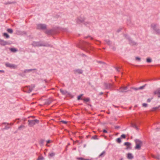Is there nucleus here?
<instances>
[{"mask_svg":"<svg viewBox=\"0 0 160 160\" xmlns=\"http://www.w3.org/2000/svg\"><path fill=\"white\" fill-rule=\"evenodd\" d=\"M127 158L128 159H132L133 158V156L131 153H128V154Z\"/></svg>","mask_w":160,"mask_h":160,"instance_id":"19","label":"nucleus"},{"mask_svg":"<svg viewBox=\"0 0 160 160\" xmlns=\"http://www.w3.org/2000/svg\"><path fill=\"white\" fill-rule=\"evenodd\" d=\"M84 160H89V159H84Z\"/></svg>","mask_w":160,"mask_h":160,"instance_id":"58","label":"nucleus"},{"mask_svg":"<svg viewBox=\"0 0 160 160\" xmlns=\"http://www.w3.org/2000/svg\"><path fill=\"white\" fill-rule=\"evenodd\" d=\"M104 85L106 89H109L112 87V85L110 83H105Z\"/></svg>","mask_w":160,"mask_h":160,"instance_id":"13","label":"nucleus"},{"mask_svg":"<svg viewBox=\"0 0 160 160\" xmlns=\"http://www.w3.org/2000/svg\"><path fill=\"white\" fill-rule=\"evenodd\" d=\"M60 91L63 95H65L67 96H69L70 95V93L68 92L66 90H63L62 89H60Z\"/></svg>","mask_w":160,"mask_h":160,"instance_id":"12","label":"nucleus"},{"mask_svg":"<svg viewBox=\"0 0 160 160\" xmlns=\"http://www.w3.org/2000/svg\"><path fill=\"white\" fill-rule=\"evenodd\" d=\"M10 43L8 41H4L3 40L1 39H0V45L4 46L6 45H9Z\"/></svg>","mask_w":160,"mask_h":160,"instance_id":"8","label":"nucleus"},{"mask_svg":"<svg viewBox=\"0 0 160 160\" xmlns=\"http://www.w3.org/2000/svg\"><path fill=\"white\" fill-rule=\"evenodd\" d=\"M9 49L11 52H16L18 51V50L14 48H10Z\"/></svg>","mask_w":160,"mask_h":160,"instance_id":"20","label":"nucleus"},{"mask_svg":"<svg viewBox=\"0 0 160 160\" xmlns=\"http://www.w3.org/2000/svg\"><path fill=\"white\" fill-rule=\"evenodd\" d=\"M100 43V42L99 41H97V42L96 43V44H98V45H99Z\"/></svg>","mask_w":160,"mask_h":160,"instance_id":"47","label":"nucleus"},{"mask_svg":"<svg viewBox=\"0 0 160 160\" xmlns=\"http://www.w3.org/2000/svg\"><path fill=\"white\" fill-rule=\"evenodd\" d=\"M32 45L34 47H39L44 46L41 42H34L32 43Z\"/></svg>","mask_w":160,"mask_h":160,"instance_id":"9","label":"nucleus"},{"mask_svg":"<svg viewBox=\"0 0 160 160\" xmlns=\"http://www.w3.org/2000/svg\"><path fill=\"white\" fill-rule=\"evenodd\" d=\"M103 132L104 133H107V131L106 130H104L103 131Z\"/></svg>","mask_w":160,"mask_h":160,"instance_id":"48","label":"nucleus"},{"mask_svg":"<svg viewBox=\"0 0 160 160\" xmlns=\"http://www.w3.org/2000/svg\"><path fill=\"white\" fill-rule=\"evenodd\" d=\"M85 19L82 16H80L76 20V22L78 24H80L81 23H82Z\"/></svg>","mask_w":160,"mask_h":160,"instance_id":"6","label":"nucleus"},{"mask_svg":"<svg viewBox=\"0 0 160 160\" xmlns=\"http://www.w3.org/2000/svg\"><path fill=\"white\" fill-rule=\"evenodd\" d=\"M116 68L117 71H118V72H120V68Z\"/></svg>","mask_w":160,"mask_h":160,"instance_id":"43","label":"nucleus"},{"mask_svg":"<svg viewBox=\"0 0 160 160\" xmlns=\"http://www.w3.org/2000/svg\"><path fill=\"white\" fill-rule=\"evenodd\" d=\"M154 93V94H158V95H160V88H158L155 91Z\"/></svg>","mask_w":160,"mask_h":160,"instance_id":"18","label":"nucleus"},{"mask_svg":"<svg viewBox=\"0 0 160 160\" xmlns=\"http://www.w3.org/2000/svg\"><path fill=\"white\" fill-rule=\"evenodd\" d=\"M9 128H10L9 127H6V128L7 129H8Z\"/></svg>","mask_w":160,"mask_h":160,"instance_id":"55","label":"nucleus"},{"mask_svg":"<svg viewBox=\"0 0 160 160\" xmlns=\"http://www.w3.org/2000/svg\"><path fill=\"white\" fill-rule=\"evenodd\" d=\"M106 152L105 151H103L99 156V157H103L105 154Z\"/></svg>","mask_w":160,"mask_h":160,"instance_id":"25","label":"nucleus"},{"mask_svg":"<svg viewBox=\"0 0 160 160\" xmlns=\"http://www.w3.org/2000/svg\"><path fill=\"white\" fill-rule=\"evenodd\" d=\"M147 62H152V60L149 58H147Z\"/></svg>","mask_w":160,"mask_h":160,"instance_id":"32","label":"nucleus"},{"mask_svg":"<svg viewBox=\"0 0 160 160\" xmlns=\"http://www.w3.org/2000/svg\"><path fill=\"white\" fill-rule=\"evenodd\" d=\"M83 100L84 101L88 102L89 101V98H85L83 99Z\"/></svg>","mask_w":160,"mask_h":160,"instance_id":"34","label":"nucleus"},{"mask_svg":"<svg viewBox=\"0 0 160 160\" xmlns=\"http://www.w3.org/2000/svg\"><path fill=\"white\" fill-rule=\"evenodd\" d=\"M28 126L30 127H32L36 123H38L39 122V121L37 119L34 120H28Z\"/></svg>","mask_w":160,"mask_h":160,"instance_id":"3","label":"nucleus"},{"mask_svg":"<svg viewBox=\"0 0 160 160\" xmlns=\"http://www.w3.org/2000/svg\"><path fill=\"white\" fill-rule=\"evenodd\" d=\"M117 142H118V143H120L121 142V139L120 138H118L117 139Z\"/></svg>","mask_w":160,"mask_h":160,"instance_id":"36","label":"nucleus"},{"mask_svg":"<svg viewBox=\"0 0 160 160\" xmlns=\"http://www.w3.org/2000/svg\"><path fill=\"white\" fill-rule=\"evenodd\" d=\"M52 101V98H49V99L45 101L44 104L47 105H49L51 103Z\"/></svg>","mask_w":160,"mask_h":160,"instance_id":"14","label":"nucleus"},{"mask_svg":"<svg viewBox=\"0 0 160 160\" xmlns=\"http://www.w3.org/2000/svg\"><path fill=\"white\" fill-rule=\"evenodd\" d=\"M120 31H121V30H120V29H118V32H119Z\"/></svg>","mask_w":160,"mask_h":160,"instance_id":"56","label":"nucleus"},{"mask_svg":"<svg viewBox=\"0 0 160 160\" xmlns=\"http://www.w3.org/2000/svg\"><path fill=\"white\" fill-rule=\"evenodd\" d=\"M19 123V121H18L17 122V123Z\"/></svg>","mask_w":160,"mask_h":160,"instance_id":"63","label":"nucleus"},{"mask_svg":"<svg viewBox=\"0 0 160 160\" xmlns=\"http://www.w3.org/2000/svg\"><path fill=\"white\" fill-rule=\"evenodd\" d=\"M151 101V100L150 99H148L147 100V102H150Z\"/></svg>","mask_w":160,"mask_h":160,"instance_id":"50","label":"nucleus"},{"mask_svg":"<svg viewBox=\"0 0 160 160\" xmlns=\"http://www.w3.org/2000/svg\"><path fill=\"white\" fill-rule=\"evenodd\" d=\"M36 70V69H26L25 70L24 72H30L32 71L33 70Z\"/></svg>","mask_w":160,"mask_h":160,"instance_id":"22","label":"nucleus"},{"mask_svg":"<svg viewBox=\"0 0 160 160\" xmlns=\"http://www.w3.org/2000/svg\"><path fill=\"white\" fill-rule=\"evenodd\" d=\"M136 60H138V61H140L141 59L140 58L138 57H136Z\"/></svg>","mask_w":160,"mask_h":160,"instance_id":"40","label":"nucleus"},{"mask_svg":"<svg viewBox=\"0 0 160 160\" xmlns=\"http://www.w3.org/2000/svg\"><path fill=\"white\" fill-rule=\"evenodd\" d=\"M5 66L6 67L10 68H11L15 69L17 67V66L15 64H11L8 62L5 63Z\"/></svg>","mask_w":160,"mask_h":160,"instance_id":"7","label":"nucleus"},{"mask_svg":"<svg viewBox=\"0 0 160 160\" xmlns=\"http://www.w3.org/2000/svg\"><path fill=\"white\" fill-rule=\"evenodd\" d=\"M130 44L132 45H135L136 43L134 42L131 40L130 41Z\"/></svg>","mask_w":160,"mask_h":160,"instance_id":"31","label":"nucleus"},{"mask_svg":"<svg viewBox=\"0 0 160 160\" xmlns=\"http://www.w3.org/2000/svg\"><path fill=\"white\" fill-rule=\"evenodd\" d=\"M121 138H126V136L124 134H122L121 136Z\"/></svg>","mask_w":160,"mask_h":160,"instance_id":"38","label":"nucleus"},{"mask_svg":"<svg viewBox=\"0 0 160 160\" xmlns=\"http://www.w3.org/2000/svg\"><path fill=\"white\" fill-rule=\"evenodd\" d=\"M3 36L5 37L6 38H8L9 37V35L6 33H3Z\"/></svg>","mask_w":160,"mask_h":160,"instance_id":"26","label":"nucleus"},{"mask_svg":"<svg viewBox=\"0 0 160 160\" xmlns=\"http://www.w3.org/2000/svg\"><path fill=\"white\" fill-rule=\"evenodd\" d=\"M156 158L158 159H160V157L159 156H158V157H156Z\"/></svg>","mask_w":160,"mask_h":160,"instance_id":"49","label":"nucleus"},{"mask_svg":"<svg viewBox=\"0 0 160 160\" xmlns=\"http://www.w3.org/2000/svg\"><path fill=\"white\" fill-rule=\"evenodd\" d=\"M7 31L10 33H12L13 32V30L11 29H8L7 30Z\"/></svg>","mask_w":160,"mask_h":160,"instance_id":"27","label":"nucleus"},{"mask_svg":"<svg viewBox=\"0 0 160 160\" xmlns=\"http://www.w3.org/2000/svg\"><path fill=\"white\" fill-rule=\"evenodd\" d=\"M74 72L75 73H78V74H82V71L81 69H77L75 70L74 71Z\"/></svg>","mask_w":160,"mask_h":160,"instance_id":"15","label":"nucleus"},{"mask_svg":"<svg viewBox=\"0 0 160 160\" xmlns=\"http://www.w3.org/2000/svg\"><path fill=\"white\" fill-rule=\"evenodd\" d=\"M44 142V140H41V141H40V144L42 145L43 144Z\"/></svg>","mask_w":160,"mask_h":160,"instance_id":"46","label":"nucleus"},{"mask_svg":"<svg viewBox=\"0 0 160 160\" xmlns=\"http://www.w3.org/2000/svg\"><path fill=\"white\" fill-rule=\"evenodd\" d=\"M7 124H8V125H9V124L8 123H7Z\"/></svg>","mask_w":160,"mask_h":160,"instance_id":"64","label":"nucleus"},{"mask_svg":"<svg viewBox=\"0 0 160 160\" xmlns=\"http://www.w3.org/2000/svg\"><path fill=\"white\" fill-rule=\"evenodd\" d=\"M15 2H8L5 3V4L7 5L8 4H11L12 3H14Z\"/></svg>","mask_w":160,"mask_h":160,"instance_id":"37","label":"nucleus"},{"mask_svg":"<svg viewBox=\"0 0 160 160\" xmlns=\"http://www.w3.org/2000/svg\"><path fill=\"white\" fill-rule=\"evenodd\" d=\"M46 146L47 147H49V145H48V144H47H47H46Z\"/></svg>","mask_w":160,"mask_h":160,"instance_id":"54","label":"nucleus"},{"mask_svg":"<svg viewBox=\"0 0 160 160\" xmlns=\"http://www.w3.org/2000/svg\"><path fill=\"white\" fill-rule=\"evenodd\" d=\"M82 49L87 52L89 53L90 50H92L93 48L91 46L90 43L84 42L83 44Z\"/></svg>","mask_w":160,"mask_h":160,"instance_id":"1","label":"nucleus"},{"mask_svg":"<svg viewBox=\"0 0 160 160\" xmlns=\"http://www.w3.org/2000/svg\"><path fill=\"white\" fill-rule=\"evenodd\" d=\"M146 85V84H145L144 85H143L142 86H141L140 87L137 88H135V89L136 90H140V89H143L145 87V86Z\"/></svg>","mask_w":160,"mask_h":160,"instance_id":"23","label":"nucleus"},{"mask_svg":"<svg viewBox=\"0 0 160 160\" xmlns=\"http://www.w3.org/2000/svg\"><path fill=\"white\" fill-rule=\"evenodd\" d=\"M51 142H52V141L50 140H48L47 141V144L50 143Z\"/></svg>","mask_w":160,"mask_h":160,"instance_id":"45","label":"nucleus"},{"mask_svg":"<svg viewBox=\"0 0 160 160\" xmlns=\"http://www.w3.org/2000/svg\"><path fill=\"white\" fill-rule=\"evenodd\" d=\"M159 108H160V105L158 107H155V108H152V110L153 111H156V110H157Z\"/></svg>","mask_w":160,"mask_h":160,"instance_id":"29","label":"nucleus"},{"mask_svg":"<svg viewBox=\"0 0 160 160\" xmlns=\"http://www.w3.org/2000/svg\"><path fill=\"white\" fill-rule=\"evenodd\" d=\"M77 159L79 160H84V158H78Z\"/></svg>","mask_w":160,"mask_h":160,"instance_id":"42","label":"nucleus"},{"mask_svg":"<svg viewBox=\"0 0 160 160\" xmlns=\"http://www.w3.org/2000/svg\"><path fill=\"white\" fill-rule=\"evenodd\" d=\"M131 125L132 127L134 128H135L136 129H138L137 127V126L135 124L132 123L131 124Z\"/></svg>","mask_w":160,"mask_h":160,"instance_id":"28","label":"nucleus"},{"mask_svg":"<svg viewBox=\"0 0 160 160\" xmlns=\"http://www.w3.org/2000/svg\"><path fill=\"white\" fill-rule=\"evenodd\" d=\"M88 37H85V38H88Z\"/></svg>","mask_w":160,"mask_h":160,"instance_id":"61","label":"nucleus"},{"mask_svg":"<svg viewBox=\"0 0 160 160\" xmlns=\"http://www.w3.org/2000/svg\"><path fill=\"white\" fill-rule=\"evenodd\" d=\"M60 122H62V123L65 124H66L67 123V122L65 121H63V120L60 121Z\"/></svg>","mask_w":160,"mask_h":160,"instance_id":"39","label":"nucleus"},{"mask_svg":"<svg viewBox=\"0 0 160 160\" xmlns=\"http://www.w3.org/2000/svg\"><path fill=\"white\" fill-rule=\"evenodd\" d=\"M55 153L53 152H51L48 154V157L49 158H51L52 157L55 156Z\"/></svg>","mask_w":160,"mask_h":160,"instance_id":"16","label":"nucleus"},{"mask_svg":"<svg viewBox=\"0 0 160 160\" xmlns=\"http://www.w3.org/2000/svg\"><path fill=\"white\" fill-rule=\"evenodd\" d=\"M124 145L127 147V149L131 148H130L131 143L128 142H125Z\"/></svg>","mask_w":160,"mask_h":160,"instance_id":"17","label":"nucleus"},{"mask_svg":"<svg viewBox=\"0 0 160 160\" xmlns=\"http://www.w3.org/2000/svg\"><path fill=\"white\" fill-rule=\"evenodd\" d=\"M10 125H11V126H12V125L13 124V123H10V124H9Z\"/></svg>","mask_w":160,"mask_h":160,"instance_id":"52","label":"nucleus"},{"mask_svg":"<svg viewBox=\"0 0 160 160\" xmlns=\"http://www.w3.org/2000/svg\"><path fill=\"white\" fill-rule=\"evenodd\" d=\"M92 138H93L94 139H98L97 136L96 135H95V136H93L92 137Z\"/></svg>","mask_w":160,"mask_h":160,"instance_id":"41","label":"nucleus"},{"mask_svg":"<svg viewBox=\"0 0 160 160\" xmlns=\"http://www.w3.org/2000/svg\"><path fill=\"white\" fill-rule=\"evenodd\" d=\"M35 87L34 85H32L30 86H26L22 88L23 91L25 92L29 93L31 92L32 89Z\"/></svg>","mask_w":160,"mask_h":160,"instance_id":"2","label":"nucleus"},{"mask_svg":"<svg viewBox=\"0 0 160 160\" xmlns=\"http://www.w3.org/2000/svg\"><path fill=\"white\" fill-rule=\"evenodd\" d=\"M0 72H2L3 73V72H4L3 70H0Z\"/></svg>","mask_w":160,"mask_h":160,"instance_id":"53","label":"nucleus"},{"mask_svg":"<svg viewBox=\"0 0 160 160\" xmlns=\"http://www.w3.org/2000/svg\"><path fill=\"white\" fill-rule=\"evenodd\" d=\"M37 29H38L45 30L47 28V26L45 24H39L37 25Z\"/></svg>","mask_w":160,"mask_h":160,"instance_id":"5","label":"nucleus"},{"mask_svg":"<svg viewBox=\"0 0 160 160\" xmlns=\"http://www.w3.org/2000/svg\"><path fill=\"white\" fill-rule=\"evenodd\" d=\"M103 94V92H100L99 93V95H102V94Z\"/></svg>","mask_w":160,"mask_h":160,"instance_id":"51","label":"nucleus"},{"mask_svg":"<svg viewBox=\"0 0 160 160\" xmlns=\"http://www.w3.org/2000/svg\"><path fill=\"white\" fill-rule=\"evenodd\" d=\"M45 32L48 35H51L52 34V31L51 30H46Z\"/></svg>","mask_w":160,"mask_h":160,"instance_id":"21","label":"nucleus"},{"mask_svg":"<svg viewBox=\"0 0 160 160\" xmlns=\"http://www.w3.org/2000/svg\"><path fill=\"white\" fill-rule=\"evenodd\" d=\"M128 87H122L119 89V91L122 92H126L127 91Z\"/></svg>","mask_w":160,"mask_h":160,"instance_id":"11","label":"nucleus"},{"mask_svg":"<svg viewBox=\"0 0 160 160\" xmlns=\"http://www.w3.org/2000/svg\"><path fill=\"white\" fill-rule=\"evenodd\" d=\"M158 24L155 23H152L151 24V28L153 29L154 31L158 28Z\"/></svg>","mask_w":160,"mask_h":160,"instance_id":"10","label":"nucleus"},{"mask_svg":"<svg viewBox=\"0 0 160 160\" xmlns=\"http://www.w3.org/2000/svg\"><path fill=\"white\" fill-rule=\"evenodd\" d=\"M157 34H160V29L157 28L156 30L154 31Z\"/></svg>","mask_w":160,"mask_h":160,"instance_id":"24","label":"nucleus"},{"mask_svg":"<svg viewBox=\"0 0 160 160\" xmlns=\"http://www.w3.org/2000/svg\"><path fill=\"white\" fill-rule=\"evenodd\" d=\"M135 142L136 144L135 148L137 149H140L141 148V147L142 144V142L141 141L138 139H136L135 140Z\"/></svg>","mask_w":160,"mask_h":160,"instance_id":"4","label":"nucleus"},{"mask_svg":"<svg viewBox=\"0 0 160 160\" xmlns=\"http://www.w3.org/2000/svg\"><path fill=\"white\" fill-rule=\"evenodd\" d=\"M82 95H83L82 94H81L80 95L78 96V100H79L80 99H81V98L82 96Z\"/></svg>","mask_w":160,"mask_h":160,"instance_id":"35","label":"nucleus"},{"mask_svg":"<svg viewBox=\"0 0 160 160\" xmlns=\"http://www.w3.org/2000/svg\"><path fill=\"white\" fill-rule=\"evenodd\" d=\"M25 128V126L24 125H21L20 126H19L18 128V129H19V130H20L21 129V128Z\"/></svg>","mask_w":160,"mask_h":160,"instance_id":"33","label":"nucleus"},{"mask_svg":"<svg viewBox=\"0 0 160 160\" xmlns=\"http://www.w3.org/2000/svg\"><path fill=\"white\" fill-rule=\"evenodd\" d=\"M158 97L160 98V95H158Z\"/></svg>","mask_w":160,"mask_h":160,"instance_id":"60","label":"nucleus"},{"mask_svg":"<svg viewBox=\"0 0 160 160\" xmlns=\"http://www.w3.org/2000/svg\"><path fill=\"white\" fill-rule=\"evenodd\" d=\"M113 106L114 107H115V108L118 107H117V106H115V105H113Z\"/></svg>","mask_w":160,"mask_h":160,"instance_id":"57","label":"nucleus"},{"mask_svg":"<svg viewBox=\"0 0 160 160\" xmlns=\"http://www.w3.org/2000/svg\"><path fill=\"white\" fill-rule=\"evenodd\" d=\"M90 38H91V40H92L93 39V38H92V37H91Z\"/></svg>","mask_w":160,"mask_h":160,"instance_id":"59","label":"nucleus"},{"mask_svg":"<svg viewBox=\"0 0 160 160\" xmlns=\"http://www.w3.org/2000/svg\"><path fill=\"white\" fill-rule=\"evenodd\" d=\"M142 106L145 107H147V104L145 103H144L142 104Z\"/></svg>","mask_w":160,"mask_h":160,"instance_id":"44","label":"nucleus"},{"mask_svg":"<svg viewBox=\"0 0 160 160\" xmlns=\"http://www.w3.org/2000/svg\"><path fill=\"white\" fill-rule=\"evenodd\" d=\"M44 158L42 156H39L38 160H43L44 159Z\"/></svg>","mask_w":160,"mask_h":160,"instance_id":"30","label":"nucleus"},{"mask_svg":"<svg viewBox=\"0 0 160 160\" xmlns=\"http://www.w3.org/2000/svg\"><path fill=\"white\" fill-rule=\"evenodd\" d=\"M107 96H108L107 94H106V97H107Z\"/></svg>","mask_w":160,"mask_h":160,"instance_id":"62","label":"nucleus"}]
</instances>
